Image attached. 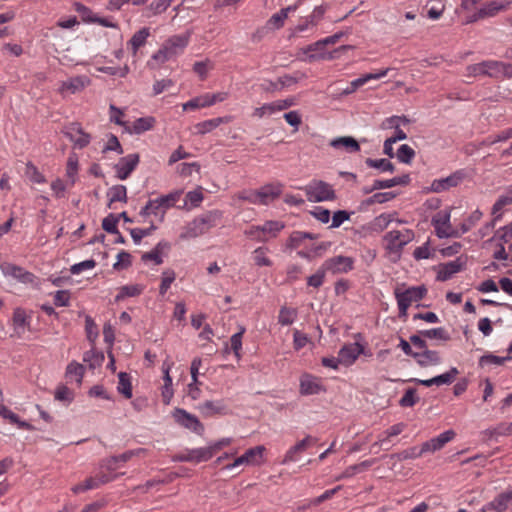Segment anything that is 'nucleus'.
Returning <instances> with one entry per match:
<instances>
[{"label": "nucleus", "instance_id": "1", "mask_svg": "<svg viewBox=\"0 0 512 512\" xmlns=\"http://www.w3.org/2000/svg\"><path fill=\"white\" fill-rule=\"evenodd\" d=\"M190 38L191 32L189 31L168 37L163 41L159 49L152 54L147 65L151 69H157L166 62L175 60L184 53L190 42Z\"/></svg>", "mask_w": 512, "mask_h": 512}, {"label": "nucleus", "instance_id": "2", "mask_svg": "<svg viewBox=\"0 0 512 512\" xmlns=\"http://www.w3.org/2000/svg\"><path fill=\"white\" fill-rule=\"evenodd\" d=\"M405 285H399L394 289L395 299L399 309V317L406 318L408 308L416 302L422 300L427 294V288L424 285L411 286L405 288Z\"/></svg>", "mask_w": 512, "mask_h": 512}, {"label": "nucleus", "instance_id": "3", "mask_svg": "<svg viewBox=\"0 0 512 512\" xmlns=\"http://www.w3.org/2000/svg\"><path fill=\"white\" fill-rule=\"evenodd\" d=\"M181 194V191H174L167 195H163L155 199H150L141 209L140 215L143 217H149L153 215L159 220V222H163L166 211L176 204Z\"/></svg>", "mask_w": 512, "mask_h": 512}, {"label": "nucleus", "instance_id": "4", "mask_svg": "<svg viewBox=\"0 0 512 512\" xmlns=\"http://www.w3.org/2000/svg\"><path fill=\"white\" fill-rule=\"evenodd\" d=\"M265 451L266 448L263 445H258L247 449L242 455L231 461L226 455V472L237 469L240 472L244 467L261 466L265 462Z\"/></svg>", "mask_w": 512, "mask_h": 512}, {"label": "nucleus", "instance_id": "5", "mask_svg": "<svg viewBox=\"0 0 512 512\" xmlns=\"http://www.w3.org/2000/svg\"><path fill=\"white\" fill-rule=\"evenodd\" d=\"M431 225L434 228L435 235L439 239L458 238L460 232L451 225V209L447 208L435 213L431 218Z\"/></svg>", "mask_w": 512, "mask_h": 512}, {"label": "nucleus", "instance_id": "6", "mask_svg": "<svg viewBox=\"0 0 512 512\" xmlns=\"http://www.w3.org/2000/svg\"><path fill=\"white\" fill-rule=\"evenodd\" d=\"M467 176L468 173L465 169L456 170L447 177L434 179L430 186L423 188L422 192L428 194L448 191L449 189L461 184Z\"/></svg>", "mask_w": 512, "mask_h": 512}, {"label": "nucleus", "instance_id": "7", "mask_svg": "<svg viewBox=\"0 0 512 512\" xmlns=\"http://www.w3.org/2000/svg\"><path fill=\"white\" fill-rule=\"evenodd\" d=\"M282 188L281 183L267 184L256 191L249 192L243 198L252 204L267 205L280 196Z\"/></svg>", "mask_w": 512, "mask_h": 512}, {"label": "nucleus", "instance_id": "8", "mask_svg": "<svg viewBox=\"0 0 512 512\" xmlns=\"http://www.w3.org/2000/svg\"><path fill=\"white\" fill-rule=\"evenodd\" d=\"M414 238L410 229L391 230L384 235L385 248L390 253L399 254L401 250Z\"/></svg>", "mask_w": 512, "mask_h": 512}, {"label": "nucleus", "instance_id": "9", "mask_svg": "<svg viewBox=\"0 0 512 512\" xmlns=\"http://www.w3.org/2000/svg\"><path fill=\"white\" fill-rule=\"evenodd\" d=\"M307 199L310 202H324L335 199L332 186L321 180H314L305 187Z\"/></svg>", "mask_w": 512, "mask_h": 512}, {"label": "nucleus", "instance_id": "10", "mask_svg": "<svg viewBox=\"0 0 512 512\" xmlns=\"http://www.w3.org/2000/svg\"><path fill=\"white\" fill-rule=\"evenodd\" d=\"M32 312L24 308L17 307L13 311L11 319L12 336L22 338L31 328Z\"/></svg>", "mask_w": 512, "mask_h": 512}, {"label": "nucleus", "instance_id": "11", "mask_svg": "<svg viewBox=\"0 0 512 512\" xmlns=\"http://www.w3.org/2000/svg\"><path fill=\"white\" fill-rule=\"evenodd\" d=\"M213 221L212 215H208L205 217L195 218L191 222L187 223L180 234V239L188 240L191 238H196L202 234H204Z\"/></svg>", "mask_w": 512, "mask_h": 512}, {"label": "nucleus", "instance_id": "12", "mask_svg": "<svg viewBox=\"0 0 512 512\" xmlns=\"http://www.w3.org/2000/svg\"><path fill=\"white\" fill-rule=\"evenodd\" d=\"M172 417L178 425L187 430H190L195 434L201 435L204 430V427L199 419L184 409L175 408L172 411Z\"/></svg>", "mask_w": 512, "mask_h": 512}, {"label": "nucleus", "instance_id": "13", "mask_svg": "<svg viewBox=\"0 0 512 512\" xmlns=\"http://www.w3.org/2000/svg\"><path fill=\"white\" fill-rule=\"evenodd\" d=\"M316 441V438L312 437L311 435H307L302 440L298 441L293 446H291L285 452L280 463L282 465H288L291 463L298 462L301 459L302 454L307 450V448L316 443Z\"/></svg>", "mask_w": 512, "mask_h": 512}, {"label": "nucleus", "instance_id": "14", "mask_svg": "<svg viewBox=\"0 0 512 512\" xmlns=\"http://www.w3.org/2000/svg\"><path fill=\"white\" fill-rule=\"evenodd\" d=\"M89 85L90 79L87 76L78 75L61 81L57 91L62 97H67L83 91Z\"/></svg>", "mask_w": 512, "mask_h": 512}, {"label": "nucleus", "instance_id": "15", "mask_svg": "<svg viewBox=\"0 0 512 512\" xmlns=\"http://www.w3.org/2000/svg\"><path fill=\"white\" fill-rule=\"evenodd\" d=\"M139 163V155L136 153L128 154L119 159L114 166L116 177L119 180L127 179L131 173L136 169Z\"/></svg>", "mask_w": 512, "mask_h": 512}, {"label": "nucleus", "instance_id": "16", "mask_svg": "<svg viewBox=\"0 0 512 512\" xmlns=\"http://www.w3.org/2000/svg\"><path fill=\"white\" fill-rule=\"evenodd\" d=\"M221 93H206L197 96L182 104L183 111L198 110L205 107H210L218 101H222Z\"/></svg>", "mask_w": 512, "mask_h": 512}, {"label": "nucleus", "instance_id": "17", "mask_svg": "<svg viewBox=\"0 0 512 512\" xmlns=\"http://www.w3.org/2000/svg\"><path fill=\"white\" fill-rule=\"evenodd\" d=\"M354 259L348 256H335L327 259L323 263L324 270L333 274L347 273L353 269Z\"/></svg>", "mask_w": 512, "mask_h": 512}, {"label": "nucleus", "instance_id": "18", "mask_svg": "<svg viewBox=\"0 0 512 512\" xmlns=\"http://www.w3.org/2000/svg\"><path fill=\"white\" fill-rule=\"evenodd\" d=\"M325 391L322 381L319 377H316L309 373H304L300 377L299 392L301 395H315Z\"/></svg>", "mask_w": 512, "mask_h": 512}, {"label": "nucleus", "instance_id": "19", "mask_svg": "<svg viewBox=\"0 0 512 512\" xmlns=\"http://www.w3.org/2000/svg\"><path fill=\"white\" fill-rule=\"evenodd\" d=\"M364 346L358 342L345 344L338 352L341 365L346 367L353 365L361 354H364Z\"/></svg>", "mask_w": 512, "mask_h": 512}, {"label": "nucleus", "instance_id": "20", "mask_svg": "<svg viewBox=\"0 0 512 512\" xmlns=\"http://www.w3.org/2000/svg\"><path fill=\"white\" fill-rule=\"evenodd\" d=\"M485 76L499 78L512 76V65L496 60L483 61Z\"/></svg>", "mask_w": 512, "mask_h": 512}, {"label": "nucleus", "instance_id": "21", "mask_svg": "<svg viewBox=\"0 0 512 512\" xmlns=\"http://www.w3.org/2000/svg\"><path fill=\"white\" fill-rule=\"evenodd\" d=\"M1 270L6 277H12L24 284L33 283L35 279L32 273L14 264L5 263L1 265Z\"/></svg>", "mask_w": 512, "mask_h": 512}, {"label": "nucleus", "instance_id": "22", "mask_svg": "<svg viewBox=\"0 0 512 512\" xmlns=\"http://www.w3.org/2000/svg\"><path fill=\"white\" fill-rule=\"evenodd\" d=\"M115 480V476L106 474L96 475L95 477L87 478L84 482L79 483L71 488L72 492L79 494L88 490L96 489L99 486Z\"/></svg>", "mask_w": 512, "mask_h": 512}, {"label": "nucleus", "instance_id": "23", "mask_svg": "<svg viewBox=\"0 0 512 512\" xmlns=\"http://www.w3.org/2000/svg\"><path fill=\"white\" fill-rule=\"evenodd\" d=\"M65 135L74 143L77 148L86 147L91 140L88 133L84 132L82 127L77 123H72L66 127Z\"/></svg>", "mask_w": 512, "mask_h": 512}, {"label": "nucleus", "instance_id": "24", "mask_svg": "<svg viewBox=\"0 0 512 512\" xmlns=\"http://www.w3.org/2000/svg\"><path fill=\"white\" fill-rule=\"evenodd\" d=\"M409 119L405 116H391L382 124L384 129H394V135L391 136L394 141L398 142L401 140H405L407 138V134L401 129L402 125H407L409 123Z\"/></svg>", "mask_w": 512, "mask_h": 512}, {"label": "nucleus", "instance_id": "25", "mask_svg": "<svg viewBox=\"0 0 512 512\" xmlns=\"http://www.w3.org/2000/svg\"><path fill=\"white\" fill-rule=\"evenodd\" d=\"M213 447H201L187 451L178 456V460L182 462H203L209 460L213 456Z\"/></svg>", "mask_w": 512, "mask_h": 512}, {"label": "nucleus", "instance_id": "26", "mask_svg": "<svg viewBox=\"0 0 512 512\" xmlns=\"http://www.w3.org/2000/svg\"><path fill=\"white\" fill-rule=\"evenodd\" d=\"M455 435L456 433L452 429L442 432L437 437L423 443L424 451H427V453H433L441 450L448 442L454 439Z\"/></svg>", "mask_w": 512, "mask_h": 512}, {"label": "nucleus", "instance_id": "27", "mask_svg": "<svg viewBox=\"0 0 512 512\" xmlns=\"http://www.w3.org/2000/svg\"><path fill=\"white\" fill-rule=\"evenodd\" d=\"M171 367H172V364L169 362H164L162 365L163 382L164 383L161 387V396H162V401L165 405H169L174 396V390L172 387V378L170 376Z\"/></svg>", "mask_w": 512, "mask_h": 512}, {"label": "nucleus", "instance_id": "28", "mask_svg": "<svg viewBox=\"0 0 512 512\" xmlns=\"http://www.w3.org/2000/svg\"><path fill=\"white\" fill-rule=\"evenodd\" d=\"M156 119L152 116H146L136 119L133 123L125 126V131L129 134H142L153 129Z\"/></svg>", "mask_w": 512, "mask_h": 512}, {"label": "nucleus", "instance_id": "29", "mask_svg": "<svg viewBox=\"0 0 512 512\" xmlns=\"http://www.w3.org/2000/svg\"><path fill=\"white\" fill-rule=\"evenodd\" d=\"M414 359L421 367L436 366L442 362L439 352L428 349L415 353Z\"/></svg>", "mask_w": 512, "mask_h": 512}, {"label": "nucleus", "instance_id": "30", "mask_svg": "<svg viewBox=\"0 0 512 512\" xmlns=\"http://www.w3.org/2000/svg\"><path fill=\"white\" fill-rule=\"evenodd\" d=\"M511 4V1L504 0V1H489L486 2L479 10H478V16H483L484 18H489L495 16L497 13H499L502 10L507 9Z\"/></svg>", "mask_w": 512, "mask_h": 512}, {"label": "nucleus", "instance_id": "31", "mask_svg": "<svg viewBox=\"0 0 512 512\" xmlns=\"http://www.w3.org/2000/svg\"><path fill=\"white\" fill-rule=\"evenodd\" d=\"M149 37L150 29L148 27H143L132 35L127 46L131 50L133 56H136L138 50L146 44Z\"/></svg>", "mask_w": 512, "mask_h": 512}, {"label": "nucleus", "instance_id": "32", "mask_svg": "<svg viewBox=\"0 0 512 512\" xmlns=\"http://www.w3.org/2000/svg\"><path fill=\"white\" fill-rule=\"evenodd\" d=\"M330 146L335 149H343L348 153L358 152L360 145L357 140L351 136L337 137L331 140Z\"/></svg>", "mask_w": 512, "mask_h": 512}, {"label": "nucleus", "instance_id": "33", "mask_svg": "<svg viewBox=\"0 0 512 512\" xmlns=\"http://www.w3.org/2000/svg\"><path fill=\"white\" fill-rule=\"evenodd\" d=\"M302 53L306 55V59L309 61L326 58L325 46L323 45L322 40H318L315 43L304 47L302 49Z\"/></svg>", "mask_w": 512, "mask_h": 512}, {"label": "nucleus", "instance_id": "34", "mask_svg": "<svg viewBox=\"0 0 512 512\" xmlns=\"http://www.w3.org/2000/svg\"><path fill=\"white\" fill-rule=\"evenodd\" d=\"M409 181V175L397 176L387 180H375L372 184V189L382 190L392 188L398 185H407Z\"/></svg>", "mask_w": 512, "mask_h": 512}, {"label": "nucleus", "instance_id": "35", "mask_svg": "<svg viewBox=\"0 0 512 512\" xmlns=\"http://www.w3.org/2000/svg\"><path fill=\"white\" fill-rule=\"evenodd\" d=\"M462 269V262L456 259L444 264L438 272L437 278L441 281L450 279L454 274Z\"/></svg>", "mask_w": 512, "mask_h": 512}, {"label": "nucleus", "instance_id": "36", "mask_svg": "<svg viewBox=\"0 0 512 512\" xmlns=\"http://www.w3.org/2000/svg\"><path fill=\"white\" fill-rule=\"evenodd\" d=\"M117 391L127 399H130L132 397V383L131 377L128 373L120 372L118 374Z\"/></svg>", "mask_w": 512, "mask_h": 512}, {"label": "nucleus", "instance_id": "37", "mask_svg": "<svg viewBox=\"0 0 512 512\" xmlns=\"http://www.w3.org/2000/svg\"><path fill=\"white\" fill-rule=\"evenodd\" d=\"M405 429V424L403 423H397L393 426H391L389 429H387L384 433H382L378 437V441L375 442L374 446L377 445L379 447H383L384 449H388L386 444L388 443V440L390 437L399 435L403 430Z\"/></svg>", "mask_w": 512, "mask_h": 512}, {"label": "nucleus", "instance_id": "38", "mask_svg": "<svg viewBox=\"0 0 512 512\" xmlns=\"http://www.w3.org/2000/svg\"><path fill=\"white\" fill-rule=\"evenodd\" d=\"M245 331V327L240 326L239 331L234 333L230 338V350L237 361L242 358V338Z\"/></svg>", "mask_w": 512, "mask_h": 512}, {"label": "nucleus", "instance_id": "39", "mask_svg": "<svg viewBox=\"0 0 512 512\" xmlns=\"http://www.w3.org/2000/svg\"><path fill=\"white\" fill-rule=\"evenodd\" d=\"M483 213L476 209L471 212L461 223L458 232H460V236L470 231L482 218Z\"/></svg>", "mask_w": 512, "mask_h": 512}, {"label": "nucleus", "instance_id": "40", "mask_svg": "<svg viewBox=\"0 0 512 512\" xmlns=\"http://www.w3.org/2000/svg\"><path fill=\"white\" fill-rule=\"evenodd\" d=\"M144 290V286L140 284L125 285L119 289L118 294L115 297V301L119 302L127 297H135L140 295Z\"/></svg>", "mask_w": 512, "mask_h": 512}, {"label": "nucleus", "instance_id": "41", "mask_svg": "<svg viewBox=\"0 0 512 512\" xmlns=\"http://www.w3.org/2000/svg\"><path fill=\"white\" fill-rule=\"evenodd\" d=\"M120 467L121 464L118 463L116 456L108 457L101 461L98 475L106 474L109 476H115L116 479L119 475L114 472Z\"/></svg>", "mask_w": 512, "mask_h": 512}, {"label": "nucleus", "instance_id": "42", "mask_svg": "<svg viewBox=\"0 0 512 512\" xmlns=\"http://www.w3.org/2000/svg\"><path fill=\"white\" fill-rule=\"evenodd\" d=\"M84 366L78 362H71L66 369V377L69 381L81 384L84 376Z\"/></svg>", "mask_w": 512, "mask_h": 512}, {"label": "nucleus", "instance_id": "43", "mask_svg": "<svg viewBox=\"0 0 512 512\" xmlns=\"http://www.w3.org/2000/svg\"><path fill=\"white\" fill-rule=\"evenodd\" d=\"M203 201L202 188L198 187L192 191L187 192L184 201V207L188 210L198 207Z\"/></svg>", "mask_w": 512, "mask_h": 512}, {"label": "nucleus", "instance_id": "44", "mask_svg": "<svg viewBox=\"0 0 512 512\" xmlns=\"http://www.w3.org/2000/svg\"><path fill=\"white\" fill-rule=\"evenodd\" d=\"M298 316V312L295 308H289L286 306L281 307L278 315V322L282 326H288L293 324Z\"/></svg>", "mask_w": 512, "mask_h": 512}, {"label": "nucleus", "instance_id": "45", "mask_svg": "<svg viewBox=\"0 0 512 512\" xmlns=\"http://www.w3.org/2000/svg\"><path fill=\"white\" fill-rule=\"evenodd\" d=\"M295 8L292 6H288L286 8L281 9L279 12L273 14L268 21V25L271 28L279 29L284 25L285 20L288 17V13L290 11H294Z\"/></svg>", "mask_w": 512, "mask_h": 512}, {"label": "nucleus", "instance_id": "46", "mask_svg": "<svg viewBox=\"0 0 512 512\" xmlns=\"http://www.w3.org/2000/svg\"><path fill=\"white\" fill-rule=\"evenodd\" d=\"M284 227L283 222L275 220L266 221L261 225L263 236L267 237V239L269 237H276Z\"/></svg>", "mask_w": 512, "mask_h": 512}, {"label": "nucleus", "instance_id": "47", "mask_svg": "<svg viewBox=\"0 0 512 512\" xmlns=\"http://www.w3.org/2000/svg\"><path fill=\"white\" fill-rule=\"evenodd\" d=\"M110 203L127 202V189L124 185H115L109 188L107 192Z\"/></svg>", "mask_w": 512, "mask_h": 512}, {"label": "nucleus", "instance_id": "48", "mask_svg": "<svg viewBox=\"0 0 512 512\" xmlns=\"http://www.w3.org/2000/svg\"><path fill=\"white\" fill-rule=\"evenodd\" d=\"M169 245L167 242H159L156 247L154 248V250H152L151 252L149 253H145L143 256H142V260L147 262V261H153L156 265H159L163 262V259H162V255H161V250L162 249H165V248H168Z\"/></svg>", "mask_w": 512, "mask_h": 512}, {"label": "nucleus", "instance_id": "49", "mask_svg": "<svg viewBox=\"0 0 512 512\" xmlns=\"http://www.w3.org/2000/svg\"><path fill=\"white\" fill-rule=\"evenodd\" d=\"M365 163L368 167L378 169L381 172H393L394 171L393 163L385 158H381V159L367 158L365 160Z\"/></svg>", "mask_w": 512, "mask_h": 512}, {"label": "nucleus", "instance_id": "50", "mask_svg": "<svg viewBox=\"0 0 512 512\" xmlns=\"http://www.w3.org/2000/svg\"><path fill=\"white\" fill-rule=\"evenodd\" d=\"M507 506L504 498L499 494L491 502L482 506L481 512H504Z\"/></svg>", "mask_w": 512, "mask_h": 512}, {"label": "nucleus", "instance_id": "51", "mask_svg": "<svg viewBox=\"0 0 512 512\" xmlns=\"http://www.w3.org/2000/svg\"><path fill=\"white\" fill-rule=\"evenodd\" d=\"M509 139H512V127L502 130L496 134L489 135L483 141V144L486 146H490L499 142H505Z\"/></svg>", "mask_w": 512, "mask_h": 512}, {"label": "nucleus", "instance_id": "52", "mask_svg": "<svg viewBox=\"0 0 512 512\" xmlns=\"http://www.w3.org/2000/svg\"><path fill=\"white\" fill-rule=\"evenodd\" d=\"M370 466H371L370 461H363L359 464L351 465L343 471V473L338 477V479L352 478L356 474L365 471Z\"/></svg>", "mask_w": 512, "mask_h": 512}, {"label": "nucleus", "instance_id": "53", "mask_svg": "<svg viewBox=\"0 0 512 512\" xmlns=\"http://www.w3.org/2000/svg\"><path fill=\"white\" fill-rule=\"evenodd\" d=\"M393 221V215L383 213L374 218V220L371 223L372 230L376 232H382L384 231L389 224Z\"/></svg>", "mask_w": 512, "mask_h": 512}, {"label": "nucleus", "instance_id": "54", "mask_svg": "<svg viewBox=\"0 0 512 512\" xmlns=\"http://www.w3.org/2000/svg\"><path fill=\"white\" fill-rule=\"evenodd\" d=\"M510 356L500 357L493 354H486L483 355L479 359V365L482 367L485 366H501L503 365L507 360H510Z\"/></svg>", "mask_w": 512, "mask_h": 512}, {"label": "nucleus", "instance_id": "55", "mask_svg": "<svg viewBox=\"0 0 512 512\" xmlns=\"http://www.w3.org/2000/svg\"><path fill=\"white\" fill-rule=\"evenodd\" d=\"M104 360V355L96 351L93 347L84 353L83 361L88 363L91 368L100 366Z\"/></svg>", "mask_w": 512, "mask_h": 512}, {"label": "nucleus", "instance_id": "56", "mask_svg": "<svg viewBox=\"0 0 512 512\" xmlns=\"http://www.w3.org/2000/svg\"><path fill=\"white\" fill-rule=\"evenodd\" d=\"M25 175L33 183L43 184L46 182L45 176L32 163L26 165Z\"/></svg>", "mask_w": 512, "mask_h": 512}, {"label": "nucleus", "instance_id": "57", "mask_svg": "<svg viewBox=\"0 0 512 512\" xmlns=\"http://www.w3.org/2000/svg\"><path fill=\"white\" fill-rule=\"evenodd\" d=\"M396 157L399 162L409 164L415 157V151L409 145L402 144L397 150Z\"/></svg>", "mask_w": 512, "mask_h": 512}, {"label": "nucleus", "instance_id": "58", "mask_svg": "<svg viewBox=\"0 0 512 512\" xmlns=\"http://www.w3.org/2000/svg\"><path fill=\"white\" fill-rule=\"evenodd\" d=\"M222 122L221 118H215L210 120H205L195 125V132L198 134H206L215 129Z\"/></svg>", "mask_w": 512, "mask_h": 512}, {"label": "nucleus", "instance_id": "59", "mask_svg": "<svg viewBox=\"0 0 512 512\" xmlns=\"http://www.w3.org/2000/svg\"><path fill=\"white\" fill-rule=\"evenodd\" d=\"M458 374L459 370L456 367H452L447 372L435 376L436 386L451 384L456 379Z\"/></svg>", "mask_w": 512, "mask_h": 512}, {"label": "nucleus", "instance_id": "60", "mask_svg": "<svg viewBox=\"0 0 512 512\" xmlns=\"http://www.w3.org/2000/svg\"><path fill=\"white\" fill-rule=\"evenodd\" d=\"M420 334L423 337H426L429 339H439V340H443V341H447L449 339V335L443 327L422 330V331H420Z\"/></svg>", "mask_w": 512, "mask_h": 512}, {"label": "nucleus", "instance_id": "61", "mask_svg": "<svg viewBox=\"0 0 512 512\" xmlns=\"http://www.w3.org/2000/svg\"><path fill=\"white\" fill-rule=\"evenodd\" d=\"M174 0H153L147 7L151 15H159L167 10Z\"/></svg>", "mask_w": 512, "mask_h": 512}, {"label": "nucleus", "instance_id": "62", "mask_svg": "<svg viewBox=\"0 0 512 512\" xmlns=\"http://www.w3.org/2000/svg\"><path fill=\"white\" fill-rule=\"evenodd\" d=\"M175 278H176V274L173 270L168 269V270L163 271L161 284L159 287V292L161 295L166 294V292L170 288L171 284L174 282Z\"/></svg>", "mask_w": 512, "mask_h": 512}, {"label": "nucleus", "instance_id": "63", "mask_svg": "<svg viewBox=\"0 0 512 512\" xmlns=\"http://www.w3.org/2000/svg\"><path fill=\"white\" fill-rule=\"evenodd\" d=\"M253 261L257 266H271L272 262L267 256V249L259 247L253 252Z\"/></svg>", "mask_w": 512, "mask_h": 512}, {"label": "nucleus", "instance_id": "64", "mask_svg": "<svg viewBox=\"0 0 512 512\" xmlns=\"http://www.w3.org/2000/svg\"><path fill=\"white\" fill-rule=\"evenodd\" d=\"M279 112L276 101L271 103L263 104L261 107H258L254 111V115L262 118V117H268L275 113Z\"/></svg>", "mask_w": 512, "mask_h": 512}]
</instances>
